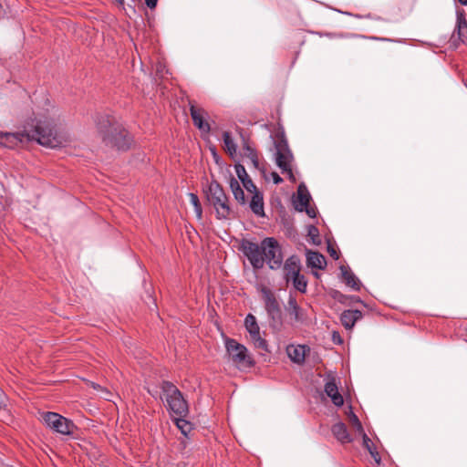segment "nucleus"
Segmentation results:
<instances>
[{
	"mask_svg": "<svg viewBox=\"0 0 467 467\" xmlns=\"http://www.w3.org/2000/svg\"><path fill=\"white\" fill-rule=\"evenodd\" d=\"M30 140L46 147L56 148L65 143L67 138L58 132L53 121L48 119H29L25 123L21 132L0 131V145L8 149H16L21 143Z\"/></svg>",
	"mask_w": 467,
	"mask_h": 467,
	"instance_id": "1",
	"label": "nucleus"
},
{
	"mask_svg": "<svg viewBox=\"0 0 467 467\" xmlns=\"http://www.w3.org/2000/svg\"><path fill=\"white\" fill-rule=\"evenodd\" d=\"M96 126L102 143L118 150H128L132 142L129 131L113 116L99 114L96 118Z\"/></svg>",
	"mask_w": 467,
	"mask_h": 467,
	"instance_id": "2",
	"label": "nucleus"
},
{
	"mask_svg": "<svg viewBox=\"0 0 467 467\" xmlns=\"http://www.w3.org/2000/svg\"><path fill=\"white\" fill-rule=\"evenodd\" d=\"M206 198L209 203L214 207L218 219L231 218L233 211L229 204V199L219 182L213 181L210 183Z\"/></svg>",
	"mask_w": 467,
	"mask_h": 467,
	"instance_id": "3",
	"label": "nucleus"
},
{
	"mask_svg": "<svg viewBox=\"0 0 467 467\" xmlns=\"http://www.w3.org/2000/svg\"><path fill=\"white\" fill-rule=\"evenodd\" d=\"M161 389L171 411L179 417H186L189 413L188 403L179 389L167 380L162 381Z\"/></svg>",
	"mask_w": 467,
	"mask_h": 467,
	"instance_id": "4",
	"label": "nucleus"
},
{
	"mask_svg": "<svg viewBox=\"0 0 467 467\" xmlns=\"http://www.w3.org/2000/svg\"><path fill=\"white\" fill-rule=\"evenodd\" d=\"M275 162L278 168L282 171L283 173H287L288 179L295 182L296 177L292 171V162L294 161V156L289 149L287 140L285 135L282 134L277 137L276 141L275 142Z\"/></svg>",
	"mask_w": 467,
	"mask_h": 467,
	"instance_id": "5",
	"label": "nucleus"
},
{
	"mask_svg": "<svg viewBox=\"0 0 467 467\" xmlns=\"http://www.w3.org/2000/svg\"><path fill=\"white\" fill-rule=\"evenodd\" d=\"M262 296L270 327L275 330H280L283 325L282 311L275 294L269 288L263 287Z\"/></svg>",
	"mask_w": 467,
	"mask_h": 467,
	"instance_id": "6",
	"label": "nucleus"
},
{
	"mask_svg": "<svg viewBox=\"0 0 467 467\" xmlns=\"http://www.w3.org/2000/svg\"><path fill=\"white\" fill-rule=\"evenodd\" d=\"M264 257L270 269L277 270L283 264V253L279 243L274 237H266L262 240Z\"/></svg>",
	"mask_w": 467,
	"mask_h": 467,
	"instance_id": "7",
	"label": "nucleus"
},
{
	"mask_svg": "<svg viewBox=\"0 0 467 467\" xmlns=\"http://www.w3.org/2000/svg\"><path fill=\"white\" fill-rule=\"evenodd\" d=\"M225 348L229 353L233 362L242 368H248L254 366L252 358L247 353V348L238 343L235 339L227 338L225 341Z\"/></svg>",
	"mask_w": 467,
	"mask_h": 467,
	"instance_id": "8",
	"label": "nucleus"
},
{
	"mask_svg": "<svg viewBox=\"0 0 467 467\" xmlns=\"http://www.w3.org/2000/svg\"><path fill=\"white\" fill-rule=\"evenodd\" d=\"M240 250L247 257L254 269H262L265 265V257H264V249L262 242L260 244L243 239L240 244Z\"/></svg>",
	"mask_w": 467,
	"mask_h": 467,
	"instance_id": "9",
	"label": "nucleus"
},
{
	"mask_svg": "<svg viewBox=\"0 0 467 467\" xmlns=\"http://www.w3.org/2000/svg\"><path fill=\"white\" fill-rule=\"evenodd\" d=\"M43 420L48 428L63 435H72L77 430L72 420L56 412H45Z\"/></svg>",
	"mask_w": 467,
	"mask_h": 467,
	"instance_id": "10",
	"label": "nucleus"
},
{
	"mask_svg": "<svg viewBox=\"0 0 467 467\" xmlns=\"http://www.w3.org/2000/svg\"><path fill=\"white\" fill-rule=\"evenodd\" d=\"M244 326L254 347L264 351H269L267 342L260 336V327L257 324L256 318L254 315L248 314L244 319Z\"/></svg>",
	"mask_w": 467,
	"mask_h": 467,
	"instance_id": "11",
	"label": "nucleus"
},
{
	"mask_svg": "<svg viewBox=\"0 0 467 467\" xmlns=\"http://www.w3.org/2000/svg\"><path fill=\"white\" fill-rule=\"evenodd\" d=\"M189 106L190 114L194 126L201 131L209 133L211 131V126L206 120L208 118V112L204 109L197 107L195 102L192 100H189Z\"/></svg>",
	"mask_w": 467,
	"mask_h": 467,
	"instance_id": "12",
	"label": "nucleus"
},
{
	"mask_svg": "<svg viewBox=\"0 0 467 467\" xmlns=\"http://www.w3.org/2000/svg\"><path fill=\"white\" fill-rule=\"evenodd\" d=\"M325 392L331 399L333 404L337 407H341L344 404V399L338 391L336 379L334 377H328V380L325 384Z\"/></svg>",
	"mask_w": 467,
	"mask_h": 467,
	"instance_id": "13",
	"label": "nucleus"
},
{
	"mask_svg": "<svg viewBox=\"0 0 467 467\" xmlns=\"http://www.w3.org/2000/svg\"><path fill=\"white\" fill-rule=\"evenodd\" d=\"M363 314L358 309L344 310L340 315V322L347 330H351L355 324L362 319Z\"/></svg>",
	"mask_w": 467,
	"mask_h": 467,
	"instance_id": "14",
	"label": "nucleus"
},
{
	"mask_svg": "<svg viewBox=\"0 0 467 467\" xmlns=\"http://www.w3.org/2000/svg\"><path fill=\"white\" fill-rule=\"evenodd\" d=\"M285 279L288 283L291 278L300 273V261L297 256L292 255L286 259L284 265Z\"/></svg>",
	"mask_w": 467,
	"mask_h": 467,
	"instance_id": "15",
	"label": "nucleus"
},
{
	"mask_svg": "<svg viewBox=\"0 0 467 467\" xmlns=\"http://www.w3.org/2000/svg\"><path fill=\"white\" fill-rule=\"evenodd\" d=\"M286 310L288 314L294 317L295 321L303 323L306 320V314L298 306L296 299L293 296H289L288 298Z\"/></svg>",
	"mask_w": 467,
	"mask_h": 467,
	"instance_id": "16",
	"label": "nucleus"
},
{
	"mask_svg": "<svg viewBox=\"0 0 467 467\" xmlns=\"http://www.w3.org/2000/svg\"><path fill=\"white\" fill-rule=\"evenodd\" d=\"M331 431L334 437L342 444L353 441V438L349 434L346 424L343 422L334 424L331 428Z\"/></svg>",
	"mask_w": 467,
	"mask_h": 467,
	"instance_id": "17",
	"label": "nucleus"
},
{
	"mask_svg": "<svg viewBox=\"0 0 467 467\" xmlns=\"http://www.w3.org/2000/svg\"><path fill=\"white\" fill-rule=\"evenodd\" d=\"M339 269L345 284L355 291H359L361 288V283L354 273L345 265H341Z\"/></svg>",
	"mask_w": 467,
	"mask_h": 467,
	"instance_id": "18",
	"label": "nucleus"
},
{
	"mask_svg": "<svg viewBox=\"0 0 467 467\" xmlns=\"http://www.w3.org/2000/svg\"><path fill=\"white\" fill-rule=\"evenodd\" d=\"M310 194L304 184H300L297 189V197L294 201V205L296 211L303 212L309 204Z\"/></svg>",
	"mask_w": 467,
	"mask_h": 467,
	"instance_id": "19",
	"label": "nucleus"
},
{
	"mask_svg": "<svg viewBox=\"0 0 467 467\" xmlns=\"http://www.w3.org/2000/svg\"><path fill=\"white\" fill-rule=\"evenodd\" d=\"M306 263L309 267L317 269H324L327 265L325 256L318 252L311 250L306 251Z\"/></svg>",
	"mask_w": 467,
	"mask_h": 467,
	"instance_id": "20",
	"label": "nucleus"
},
{
	"mask_svg": "<svg viewBox=\"0 0 467 467\" xmlns=\"http://www.w3.org/2000/svg\"><path fill=\"white\" fill-rule=\"evenodd\" d=\"M252 212L256 214L257 216L263 217L265 216V210H264V197L263 194L256 191L251 199L250 204H249Z\"/></svg>",
	"mask_w": 467,
	"mask_h": 467,
	"instance_id": "21",
	"label": "nucleus"
},
{
	"mask_svg": "<svg viewBox=\"0 0 467 467\" xmlns=\"http://www.w3.org/2000/svg\"><path fill=\"white\" fill-rule=\"evenodd\" d=\"M287 354L292 361L301 364L305 361L306 357V347L302 345L298 346H288Z\"/></svg>",
	"mask_w": 467,
	"mask_h": 467,
	"instance_id": "22",
	"label": "nucleus"
},
{
	"mask_svg": "<svg viewBox=\"0 0 467 467\" xmlns=\"http://www.w3.org/2000/svg\"><path fill=\"white\" fill-rule=\"evenodd\" d=\"M231 191L234 194V199L242 205L246 203V199L244 195V192L240 186L239 182L234 177L231 176L229 181Z\"/></svg>",
	"mask_w": 467,
	"mask_h": 467,
	"instance_id": "23",
	"label": "nucleus"
},
{
	"mask_svg": "<svg viewBox=\"0 0 467 467\" xmlns=\"http://www.w3.org/2000/svg\"><path fill=\"white\" fill-rule=\"evenodd\" d=\"M363 446L368 450L371 457L374 459L377 464L380 463L381 458L373 441L368 438L366 433L362 435Z\"/></svg>",
	"mask_w": 467,
	"mask_h": 467,
	"instance_id": "24",
	"label": "nucleus"
},
{
	"mask_svg": "<svg viewBox=\"0 0 467 467\" xmlns=\"http://www.w3.org/2000/svg\"><path fill=\"white\" fill-rule=\"evenodd\" d=\"M223 140L224 144L225 151L231 156L234 157L237 151V146L234 143L231 134L229 131H224L223 133Z\"/></svg>",
	"mask_w": 467,
	"mask_h": 467,
	"instance_id": "25",
	"label": "nucleus"
},
{
	"mask_svg": "<svg viewBox=\"0 0 467 467\" xmlns=\"http://www.w3.org/2000/svg\"><path fill=\"white\" fill-rule=\"evenodd\" d=\"M175 423L184 437H188L193 429L192 424L183 419V417L178 416V418L175 419Z\"/></svg>",
	"mask_w": 467,
	"mask_h": 467,
	"instance_id": "26",
	"label": "nucleus"
},
{
	"mask_svg": "<svg viewBox=\"0 0 467 467\" xmlns=\"http://www.w3.org/2000/svg\"><path fill=\"white\" fill-rule=\"evenodd\" d=\"M450 42L454 47H457L460 42L467 45V31H453Z\"/></svg>",
	"mask_w": 467,
	"mask_h": 467,
	"instance_id": "27",
	"label": "nucleus"
},
{
	"mask_svg": "<svg viewBox=\"0 0 467 467\" xmlns=\"http://www.w3.org/2000/svg\"><path fill=\"white\" fill-rule=\"evenodd\" d=\"M293 281V285L296 290L301 293H305L306 291L307 281L303 275L297 274L294 277L291 278Z\"/></svg>",
	"mask_w": 467,
	"mask_h": 467,
	"instance_id": "28",
	"label": "nucleus"
},
{
	"mask_svg": "<svg viewBox=\"0 0 467 467\" xmlns=\"http://www.w3.org/2000/svg\"><path fill=\"white\" fill-rule=\"evenodd\" d=\"M348 419H349V423L356 430V431L358 432V434H360L362 436L363 433H366L359 419L352 410H350V412L348 414Z\"/></svg>",
	"mask_w": 467,
	"mask_h": 467,
	"instance_id": "29",
	"label": "nucleus"
},
{
	"mask_svg": "<svg viewBox=\"0 0 467 467\" xmlns=\"http://www.w3.org/2000/svg\"><path fill=\"white\" fill-rule=\"evenodd\" d=\"M189 198H190L191 203L194 207V211H195L197 218L202 219V205H201L198 196L195 193L191 192V193H189Z\"/></svg>",
	"mask_w": 467,
	"mask_h": 467,
	"instance_id": "30",
	"label": "nucleus"
},
{
	"mask_svg": "<svg viewBox=\"0 0 467 467\" xmlns=\"http://www.w3.org/2000/svg\"><path fill=\"white\" fill-rule=\"evenodd\" d=\"M307 235L311 238L314 244H320L319 231L315 225H310L307 230Z\"/></svg>",
	"mask_w": 467,
	"mask_h": 467,
	"instance_id": "31",
	"label": "nucleus"
},
{
	"mask_svg": "<svg viewBox=\"0 0 467 467\" xmlns=\"http://www.w3.org/2000/svg\"><path fill=\"white\" fill-rule=\"evenodd\" d=\"M455 29H467V21L464 11H457V23Z\"/></svg>",
	"mask_w": 467,
	"mask_h": 467,
	"instance_id": "32",
	"label": "nucleus"
},
{
	"mask_svg": "<svg viewBox=\"0 0 467 467\" xmlns=\"http://www.w3.org/2000/svg\"><path fill=\"white\" fill-rule=\"evenodd\" d=\"M243 151L244 156L248 158L250 161L251 159L258 155L257 151L254 148H252L247 141H244L243 145Z\"/></svg>",
	"mask_w": 467,
	"mask_h": 467,
	"instance_id": "33",
	"label": "nucleus"
},
{
	"mask_svg": "<svg viewBox=\"0 0 467 467\" xmlns=\"http://www.w3.org/2000/svg\"><path fill=\"white\" fill-rule=\"evenodd\" d=\"M234 167H235L236 174H237V176H238V178H239V180L241 182H243L244 180L249 178V176H248V174H247L244 165H242L240 163H237V164H235Z\"/></svg>",
	"mask_w": 467,
	"mask_h": 467,
	"instance_id": "34",
	"label": "nucleus"
},
{
	"mask_svg": "<svg viewBox=\"0 0 467 467\" xmlns=\"http://www.w3.org/2000/svg\"><path fill=\"white\" fill-rule=\"evenodd\" d=\"M242 182H243L244 187L249 192H252L254 194L256 191H258L255 184L253 182V181L250 178L244 180Z\"/></svg>",
	"mask_w": 467,
	"mask_h": 467,
	"instance_id": "35",
	"label": "nucleus"
},
{
	"mask_svg": "<svg viewBox=\"0 0 467 467\" xmlns=\"http://www.w3.org/2000/svg\"><path fill=\"white\" fill-rule=\"evenodd\" d=\"M166 73H168V69H166L165 65H163L162 63L159 62L156 65V74L158 76H160L161 78H163L164 74H166Z\"/></svg>",
	"mask_w": 467,
	"mask_h": 467,
	"instance_id": "36",
	"label": "nucleus"
},
{
	"mask_svg": "<svg viewBox=\"0 0 467 467\" xmlns=\"http://www.w3.org/2000/svg\"><path fill=\"white\" fill-rule=\"evenodd\" d=\"M304 211L310 218H315L317 216V210L313 207H310L309 204L306 206V209H303V212Z\"/></svg>",
	"mask_w": 467,
	"mask_h": 467,
	"instance_id": "37",
	"label": "nucleus"
},
{
	"mask_svg": "<svg viewBox=\"0 0 467 467\" xmlns=\"http://www.w3.org/2000/svg\"><path fill=\"white\" fill-rule=\"evenodd\" d=\"M327 252L329 253L330 256L335 259V260H337L339 258V254L338 252L331 245H328L327 246Z\"/></svg>",
	"mask_w": 467,
	"mask_h": 467,
	"instance_id": "38",
	"label": "nucleus"
},
{
	"mask_svg": "<svg viewBox=\"0 0 467 467\" xmlns=\"http://www.w3.org/2000/svg\"><path fill=\"white\" fill-rule=\"evenodd\" d=\"M55 26L58 27V28H62V27H67V28H69L71 26L70 25V21L69 20H63V21H60V23L57 24Z\"/></svg>",
	"mask_w": 467,
	"mask_h": 467,
	"instance_id": "39",
	"label": "nucleus"
},
{
	"mask_svg": "<svg viewBox=\"0 0 467 467\" xmlns=\"http://www.w3.org/2000/svg\"><path fill=\"white\" fill-rule=\"evenodd\" d=\"M271 176L273 178L274 183H275V184H279L283 182V179L275 171H273Z\"/></svg>",
	"mask_w": 467,
	"mask_h": 467,
	"instance_id": "40",
	"label": "nucleus"
},
{
	"mask_svg": "<svg viewBox=\"0 0 467 467\" xmlns=\"http://www.w3.org/2000/svg\"><path fill=\"white\" fill-rule=\"evenodd\" d=\"M251 163L253 164V166L257 169V170H262L261 168V165H260V162H259V159H258V155L255 156L254 158L251 159Z\"/></svg>",
	"mask_w": 467,
	"mask_h": 467,
	"instance_id": "41",
	"label": "nucleus"
},
{
	"mask_svg": "<svg viewBox=\"0 0 467 467\" xmlns=\"http://www.w3.org/2000/svg\"><path fill=\"white\" fill-rule=\"evenodd\" d=\"M145 3L150 8H153L157 5V0H145Z\"/></svg>",
	"mask_w": 467,
	"mask_h": 467,
	"instance_id": "42",
	"label": "nucleus"
},
{
	"mask_svg": "<svg viewBox=\"0 0 467 467\" xmlns=\"http://www.w3.org/2000/svg\"><path fill=\"white\" fill-rule=\"evenodd\" d=\"M351 300L356 303H362L361 299L358 296H351Z\"/></svg>",
	"mask_w": 467,
	"mask_h": 467,
	"instance_id": "43",
	"label": "nucleus"
},
{
	"mask_svg": "<svg viewBox=\"0 0 467 467\" xmlns=\"http://www.w3.org/2000/svg\"><path fill=\"white\" fill-rule=\"evenodd\" d=\"M212 151H213V157L215 158L216 161L218 162V156H217V153H216V150L213 148L212 150Z\"/></svg>",
	"mask_w": 467,
	"mask_h": 467,
	"instance_id": "44",
	"label": "nucleus"
},
{
	"mask_svg": "<svg viewBox=\"0 0 467 467\" xmlns=\"http://www.w3.org/2000/svg\"><path fill=\"white\" fill-rule=\"evenodd\" d=\"M92 387H93L95 389H101V387H100L99 384H96V383H92Z\"/></svg>",
	"mask_w": 467,
	"mask_h": 467,
	"instance_id": "45",
	"label": "nucleus"
},
{
	"mask_svg": "<svg viewBox=\"0 0 467 467\" xmlns=\"http://www.w3.org/2000/svg\"><path fill=\"white\" fill-rule=\"evenodd\" d=\"M462 5H467V0H458Z\"/></svg>",
	"mask_w": 467,
	"mask_h": 467,
	"instance_id": "46",
	"label": "nucleus"
}]
</instances>
